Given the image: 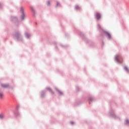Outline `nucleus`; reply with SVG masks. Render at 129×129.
Masks as SVG:
<instances>
[{
	"instance_id": "nucleus-6",
	"label": "nucleus",
	"mask_w": 129,
	"mask_h": 129,
	"mask_svg": "<svg viewBox=\"0 0 129 129\" xmlns=\"http://www.w3.org/2000/svg\"><path fill=\"white\" fill-rule=\"evenodd\" d=\"M20 33L19 32H17L15 35V36L17 38V39L19 38V37H20Z\"/></svg>"
},
{
	"instance_id": "nucleus-14",
	"label": "nucleus",
	"mask_w": 129,
	"mask_h": 129,
	"mask_svg": "<svg viewBox=\"0 0 129 129\" xmlns=\"http://www.w3.org/2000/svg\"><path fill=\"white\" fill-rule=\"evenodd\" d=\"M129 122L128 120H126V122L127 123Z\"/></svg>"
},
{
	"instance_id": "nucleus-11",
	"label": "nucleus",
	"mask_w": 129,
	"mask_h": 129,
	"mask_svg": "<svg viewBox=\"0 0 129 129\" xmlns=\"http://www.w3.org/2000/svg\"><path fill=\"white\" fill-rule=\"evenodd\" d=\"M47 6H50V1L47 2Z\"/></svg>"
},
{
	"instance_id": "nucleus-12",
	"label": "nucleus",
	"mask_w": 129,
	"mask_h": 129,
	"mask_svg": "<svg viewBox=\"0 0 129 129\" xmlns=\"http://www.w3.org/2000/svg\"><path fill=\"white\" fill-rule=\"evenodd\" d=\"M76 10H78V9H79V7L76 6Z\"/></svg>"
},
{
	"instance_id": "nucleus-17",
	"label": "nucleus",
	"mask_w": 129,
	"mask_h": 129,
	"mask_svg": "<svg viewBox=\"0 0 129 129\" xmlns=\"http://www.w3.org/2000/svg\"><path fill=\"white\" fill-rule=\"evenodd\" d=\"M57 5H59V4H58V3H57Z\"/></svg>"
},
{
	"instance_id": "nucleus-1",
	"label": "nucleus",
	"mask_w": 129,
	"mask_h": 129,
	"mask_svg": "<svg viewBox=\"0 0 129 129\" xmlns=\"http://www.w3.org/2000/svg\"><path fill=\"white\" fill-rule=\"evenodd\" d=\"M115 59L118 63H122V60H121V58L119 55H116Z\"/></svg>"
},
{
	"instance_id": "nucleus-8",
	"label": "nucleus",
	"mask_w": 129,
	"mask_h": 129,
	"mask_svg": "<svg viewBox=\"0 0 129 129\" xmlns=\"http://www.w3.org/2000/svg\"><path fill=\"white\" fill-rule=\"evenodd\" d=\"M4 96V94H3V93H0V98H3Z\"/></svg>"
},
{
	"instance_id": "nucleus-3",
	"label": "nucleus",
	"mask_w": 129,
	"mask_h": 129,
	"mask_svg": "<svg viewBox=\"0 0 129 129\" xmlns=\"http://www.w3.org/2000/svg\"><path fill=\"white\" fill-rule=\"evenodd\" d=\"M1 86L3 88H8L9 87V84H2Z\"/></svg>"
},
{
	"instance_id": "nucleus-7",
	"label": "nucleus",
	"mask_w": 129,
	"mask_h": 129,
	"mask_svg": "<svg viewBox=\"0 0 129 129\" xmlns=\"http://www.w3.org/2000/svg\"><path fill=\"white\" fill-rule=\"evenodd\" d=\"M105 34L107 38L110 39V34L108 32H105Z\"/></svg>"
},
{
	"instance_id": "nucleus-15",
	"label": "nucleus",
	"mask_w": 129,
	"mask_h": 129,
	"mask_svg": "<svg viewBox=\"0 0 129 129\" xmlns=\"http://www.w3.org/2000/svg\"><path fill=\"white\" fill-rule=\"evenodd\" d=\"M71 124H74V122H71Z\"/></svg>"
},
{
	"instance_id": "nucleus-13",
	"label": "nucleus",
	"mask_w": 129,
	"mask_h": 129,
	"mask_svg": "<svg viewBox=\"0 0 129 129\" xmlns=\"http://www.w3.org/2000/svg\"><path fill=\"white\" fill-rule=\"evenodd\" d=\"M58 93L59 94H62V92H60V91H58Z\"/></svg>"
},
{
	"instance_id": "nucleus-2",
	"label": "nucleus",
	"mask_w": 129,
	"mask_h": 129,
	"mask_svg": "<svg viewBox=\"0 0 129 129\" xmlns=\"http://www.w3.org/2000/svg\"><path fill=\"white\" fill-rule=\"evenodd\" d=\"M20 12L22 13V16H21V19L24 20L25 19V15L24 14V9L23 8H20Z\"/></svg>"
},
{
	"instance_id": "nucleus-4",
	"label": "nucleus",
	"mask_w": 129,
	"mask_h": 129,
	"mask_svg": "<svg viewBox=\"0 0 129 129\" xmlns=\"http://www.w3.org/2000/svg\"><path fill=\"white\" fill-rule=\"evenodd\" d=\"M96 18H97V20H99V19H100V14L98 13H97L96 14Z\"/></svg>"
},
{
	"instance_id": "nucleus-16",
	"label": "nucleus",
	"mask_w": 129,
	"mask_h": 129,
	"mask_svg": "<svg viewBox=\"0 0 129 129\" xmlns=\"http://www.w3.org/2000/svg\"><path fill=\"white\" fill-rule=\"evenodd\" d=\"M0 117H3V115H0Z\"/></svg>"
},
{
	"instance_id": "nucleus-10",
	"label": "nucleus",
	"mask_w": 129,
	"mask_h": 129,
	"mask_svg": "<svg viewBox=\"0 0 129 129\" xmlns=\"http://www.w3.org/2000/svg\"><path fill=\"white\" fill-rule=\"evenodd\" d=\"M124 69L125 70H126V71H128L127 68L124 67Z\"/></svg>"
},
{
	"instance_id": "nucleus-9",
	"label": "nucleus",
	"mask_w": 129,
	"mask_h": 129,
	"mask_svg": "<svg viewBox=\"0 0 129 129\" xmlns=\"http://www.w3.org/2000/svg\"><path fill=\"white\" fill-rule=\"evenodd\" d=\"M26 36L27 38H29V37H30V34H29V33H26Z\"/></svg>"
},
{
	"instance_id": "nucleus-5",
	"label": "nucleus",
	"mask_w": 129,
	"mask_h": 129,
	"mask_svg": "<svg viewBox=\"0 0 129 129\" xmlns=\"http://www.w3.org/2000/svg\"><path fill=\"white\" fill-rule=\"evenodd\" d=\"M46 89H47V90H48V91H49L50 92H51V94H54V92H53V91H52V90L51 89V88H47Z\"/></svg>"
}]
</instances>
